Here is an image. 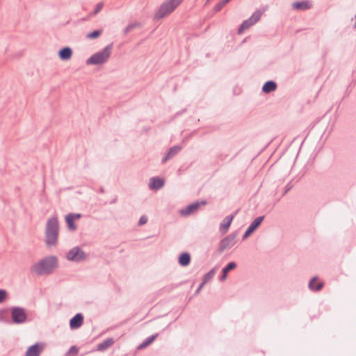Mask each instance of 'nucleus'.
<instances>
[{
  "label": "nucleus",
  "instance_id": "39448f33",
  "mask_svg": "<svg viewBox=\"0 0 356 356\" xmlns=\"http://www.w3.org/2000/svg\"><path fill=\"white\" fill-rule=\"evenodd\" d=\"M86 258V253L78 246L74 247L67 254V259L74 262L79 263L84 261Z\"/></svg>",
  "mask_w": 356,
  "mask_h": 356
},
{
  "label": "nucleus",
  "instance_id": "f257e3e1",
  "mask_svg": "<svg viewBox=\"0 0 356 356\" xmlns=\"http://www.w3.org/2000/svg\"><path fill=\"white\" fill-rule=\"evenodd\" d=\"M58 266L57 258L54 256L44 257L33 264L30 270L38 276L51 274Z\"/></svg>",
  "mask_w": 356,
  "mask_h": 356
},
{
  "label": "nucleus",
  "instance_id": "9d476101",
  "mask_svg": "<svg viewBox=\"0 0 356 356\" xmlns=\"http://www.w3.org/2000/svg\"><path fill=\"white\" fill-rule=\"evenodd\" d=\"M312 7L313 4L310 0L294 1L291 4L292 9L297 11H305L311 9Z\"/></svg>",
  "mask_w": 356,
  "mask_h": 356
},
{
  "label": "nucleus",
  "instance_id": "6ab92c4d",
  "mask_svg": "<svg viewBox=\"0 0 356 356\" xmlns=\"http://www.w3.org/2000/svg\"><path fill=\"white\" fill-rule=\"evenodd\" d=\"M191 257L188 252L181 253L178 258L179 264L181 266H187L191 263Z\"/></svg>",
  "mask_w": 356,
  "mask_h": 356
},
{
  "label": "nucleus",
  "instance_id": "a211bd4d",
  "mask_svg": "<svg viewBox=\"0 0 356 356\" xmlns=\"http://www.w3.org/2000/svg\"><path fill=\"white\" fill-rule=\"evenodd\" d=\"M236 267V264L235 262L232 261L228 263L227 265L222 270V275L220 277V281H225L227 279L228 272L234 270Z\"/></svg>",
  "mask_w": 356,
  "mask_h": 356
},
{
  "label": "nucleus",
  "instance_id": "4c0bfd02",
  "mask_svg": "<svg viewBox=\"0 0 356 356\" xmlns=\"http://www.w3.org/2000/svg\"><path fill=\"white\" fill-rule=\"evenodd\" d=\"M355 25H354V28L356 29V15H355Z\"/></svg>",
  "mask_w": 356,
  "mask_h": 356
},
{
  "label": "nucleus",
  "instance_id": "473e14b6",
  "mask_svg": "<svg viewBox=\"0 0 356 356\" xmlns=\"http://www.w3.org/2000/svg\"><path fill=\"white\" fill-rule=\"evenodd\" d=\"M78 352H79L78 348L75 346H73L70 348L68 353L76 355L78 353Z\"/></svg>",
  "mask_w": 356,
  "mask_h": 356
},
{
  "label": "nucleus",
  "instance_id": "f03ea898",
  "mask_svg": "<svg viewBox=\"0 0 356 356\" xmlns=\"http://www.w3.org/2000/svg\"><path fill=\"white\" fill-rule=\"evenodd\" d=\"M59 232L58 220L57 217L50 218L45 227V243L47 246L55 245L58 241Z\"/></svg>",
  "mask_w": 356,
  "mask_h": 356
},
{
  "label": "nucleus",
  "instance_id": "dca6fc26",
  "mask_svg": "<svg viewBox=\"0 0 356 356\" xmlns=\"http://www.w3.org/2000/svg\"><path fill=\"white\" fill-rule=\"evenodd\" d=\"M59 58L63 60H67L72 56V50L69 47L62 48L58 52Z\"/></svg>",
  "mask_w": 356,
  "mask_h": 356
},
{
  "label": "nucleus",
  "instance_id": "b1692460",
  "mask_svg": "<svg viewBox=\"0 0 356 356\" xmlns=\"http://www.w3.org/2000/svg\"><path fill=\"white\" fill-rule=\"evenodd\" d=\"M158 335H159L158 333H156L155 334L148 337L140 345L139 348H145V347L149 346L150 343H152L155 340V339L158 337Z\"/></svg>",
  "mask_w": 356,
  "mask_h": 356
},
{
  "label": "nucleus",
  "instance_id": "f8f14e48",
  "mask_svg": "<svg viewBox=\"0 0 356 356\" xmlns=\"http://www.w3.org/2000/svg\"><path fill=\"white\" fill-rule=\"evenodd\" d=\"M83 323V316L81 313L76 314L70 321V326L72 330L79 328Z\"/></svg>",
  "mask_w": 356,
  "mask_h": 356
},
{
  "label": "nucleus",
  "instance_id": "72a5a7b5",
  "mask_svg": "<svg viewBox=\"0 0 356 356\" xmlns=\"http://www.w3.org/2000/svg\"><path fill=\"white\" fill-rule=\"evenodd\" d=\"M291 188H292V185H291L290 183L287 184V185L285 187V190H284L283 195H286L291 189Z\"/></svg>",
  "mask_w": 356,
  "mask_h": 356
},
{
  "label": "nucleus",
  "instance_id": "7ed1b4c3",
  "mask_svg": "<svg viewBox=\"0 0 356 356\" xmlns=\"http://www.w3.org/2000/svg\"><path fill=\"white\" fill-rule=\"evenodd\" d=\"M184 0H168L163 2L154 15V19H161L172 13Z\"/></svg>",
  "mask_w": 356,
  "mask_h": 356
},
{
  "label": "nucleus",
  "instance_id": "ddd939ff",
  "mask_svg": "<svg viewBox=\"0 0 356 356\" xmlns=\"http://www.w3.org/2000/svg\"><path fill=\"white\" fill-rule=\"evenodd\" d=\"M181 147L180 145H175L170 147L166 152L165 156L162 159V163H164L169 159L173 158L181 151Z\"/></svg>",
  "mask_w": 356,
  "mask_h": 356
},
{
  "label": "nucleus",
  "instance_id": "1a4fd4ad",
  "mask_svg": "<svg viewBox=\"0 0 356 356\" xmlns=\"http://www.w3.org/2000/svg\"><path fill=\"white\" fill-rule=\"evenodd\" d=\"M264 219V216L256 218L246 229L243 236V238L245 239L251 235L259 227Z\"/></svg>",
  "mask_w": 356,
  "mask_h": 356
},
{
  "label": "nucleus",
  "instance_id": "f3484780",
  "mask_svg": "<svg viewBox=\"0 0 356 356\" xmlns=\"http://www.w3.org/2000/svg\"><path fill=\"white\" fill-rule=\"evenodd\" d=\"M277 88V83L274 81H268L262 86V91L266 93H270L275 91Z\"/></svg>",
  "mask_w": 356,
  "mask_h": 356
},
{
  "label": "nucleus",
  "instance_id": "4be33fe9",
  "mask_svg": "<svg viewBox=\"0 0 356 356\" xmlns=\"http://www.w3.org/2000/svg\"><path fill=\"white\" fill-rule=\"evenodd\" d=\"M265 11V9L263 10H258L255 11L252 15L246 19L252 26L254 24H256L257 22H259L261 19V15H263L264 12Z\"/></svg>",
  "mask_w": 356,
  "mask_h": 356
},
{
  "label": "nucleus",
  "instance_id": "cd10ccee",
  "mask_svg": "<svg viewBox=\"0 0 356 356\" xmlns=\"http://www.w3.org/2000/svg\"><path fill=\"white\" fill-rule=\"evenodd\" d=\"M250 26V23L247 20H245L238 29V34H241L245 30L249 29Z\"/></svg>",
  "mask_w": 356,
  "mask_h": 356
},
{
  "label": "nucleus",
  "instance_id": "c756f323",
  "mask_svg": "<svg viewBox=\"0 0 356 356\" xmlns=\"http://www.w3.org/2000/svg\"><path fill=\"white\" fill-rule=\"evenodd\" d=\"M103 6H104L103 2L98 3L96 5L95 10L93 11L94 15H97L98 13H99L100 10L102 9Z\"/></svg>",
  "mask_w": 356,
  "mask_h": 356
},
{
  "label": "nucleus",
  "instance_id": "9b49d317",
  "mask_svg": "<svg viewBox=\"0 0 356 356\" xmlns=\"http://www.w3.org/2000/svg\"><path fill=\"white\" fill-rule=\"evenodd\" d=\"M44 347V343H36L28 348L25 356H40Z\"/></svg>",
  "mask_w": 356,
  "mask_h": 356
},
{
  "label": "nucleus",
  "instance_id": "c9c22d12",
  "mask_svg": "<svg viewBox=\"0 0 356 356\" xmlns=\"http://www.w3.org/2000/svg\"><path fill=\"white\" fill-rule=\"evenodd\" d=\"M205 283H204V282L202 281V282L200 284V285L199 286L198 289H197V292H198L202 289V287L203 286V285Z\"/></svg>",
  "mask_w": 356,
  "mask_h": 356
},
{
  "label": "nucleus",
  "instance_id": "2eb2a0df",
  "mask_svg": "<svg viewBox=\"0 0 356 356\" xmlns=\"http://www.w3.org/2000/svg\"><path fill=\"white\" fill-rule=\"evenodd\" d=\"M234 218L233 215L226 216L220 224V230L222 234L227 232L228 229Z\"/></svg>",
  "mask_w": 356,
  "mask_h": 356
},
{
  "label": "nucleus",
  "instance_id": "6e6552de",
  "mask_svg": "<svg viewBox=\"0 0 356 356\" xmlns=\"http://www.w3.org/2000/svg\"><path fill=\"white\" fill-rule=\"evenodd\" d=\"M207 204V200L193 202L192 204L188 205L184 209H181L180 211V213L182 216H188L195 212L201 206H204Z\"/></svg>",
  "mask_w": 356,
  "mask_h": 356
},
{
  "label": "nucleus",
  "instance_id": "4468645a",
  "mask_svg": "<svg viewBox=\"0 0 356 356\" xmlns=\"http://www.w3.org/2000/svg\"><path fill=\"white\" fill-rule=\"evenodd\" d=\"M163 185V179L154 177L149 179V186L151 189L158 190L161 188Z\"/></svg>",
  "mask_w": 356,
  "mask_h": 356
},
{
  "label": "nucleus",
  "instance_id": "393cba45",
  "mask_svg": "<svg viewBox=\"0 0 356 356\" xmlns=\"http://www.w3.org/2000/svg\"><path fill=\"white\" fill-rule=\"evenodd\" d=\"M142 26L141 23L136 22L134 23L129 24L124 30V33L127 34L129 32L133 31L136 28H140Z\"/></svg>",
  "mask_w": 356,
  "mask_h": 356
},
{
  "label": "nucleus",
  "instance_id": "a878e982",
  "mask_svg": "<svg viewBox=\"0 0 356 356\" xmlns=\"http://www.w3.org/2000/svg\"><path fill=\"white\" fill-rule=\"evenodd\" d=\"M216 273V269L212 268L211 270H209L208 273H207L204 277H203V282L204 283H207L209 281H210L214 276Z\"/></svg>",
  "mask_w": 356,
  "mask_h": 356
},
{
  "label": "nucleus",
  "instance_id": "412c9836",
  "mask_svg": "<svg viewBox=\"0 0 356 356\" xmlns=\"http://www.w3.org/2000/svg\"><path fill=\"white\" fill-rule=\"evenodd\" d=\"M114 343V340L113 338H108L104 340L103 342L99 343L97 345L96 350L98 351H104L111 347Z\"/></svg>",
  "mask_w": 356,
  "mask_h": 356
},
{
  "label": "nucleus",
  "instance_id": "c85d7f7f",
  "mask_svg": "<svg viewBox=\"0 0 356 356\" xmlns=\"http://www.w3.org/2000/svg\"><path fill=\"white\" fill-rule=\"evenodd\" d=\"M225 6L224 3L220 1L214 7L213 10L215 13H218L222 10V8Z\"/></svg>",
  "mask_w": 356,
  "mask_h": 356
},
{
  "label": "nucleus",
  "instance_id": "f704fd0d",
  "mask_svg": "<svg viewBox=\"0 0 356 356\" xmlns=\"http://www.w3.org/2000/svg\"><path fill=\"white\" fill-rule=\"evenodd\" d=\"M81 217V215L80 213H73V218L74 220L79 219Z\"/></svg>",
  "mask_w": 356,
  "mask_h": 356
},
{
  "label": "nucleus",
  "instance_id": "2f4dec72",
  "mask_svg": "<svg viewBox=\"0 0 356 356\" xmlns=\"http://www.w3.org/2000/svg\"><path fill=\"white\" fill-rule=\"evenodd\" d=\"M147 222V218L146 216H140L139 220H138V226H142L145 224H146Z\"/></svg>",
  "mask_w": 356,
  "mask_h": 356
},
{
  "label": "nucleus",
  "instance_id": "7c9ffc66",
  "mask_svg": "<svg viewBox=\"0 0 356 356\" xmlns=\"http://www.w3.org/2000/svg\"><path fill=\"white\" fill-rule=\"evenodd\" d=\"M7 296V292L4 289H0V303L3 302Z\"/></svg>",
  "mask_w": 356,
  "mask_h": 356
},
{
  "label": "nucleus",
  "instance_id": "20e7f679",
  "mask_svg": "<svg viewBox=\"0 0 356 356\" xmlns=\"http://www.w3.org/2000/svg\"><path fill=\"white\" fill-rule=\"evenodd\" d=\"M112 44L107 45L103 50L94 54L87 60V65H99L106 62L111 56Z\"/></svg>",
  "mask_w": 356,
  "mask_h": 356
},
{
  "label": "nucleus",
  "instance_id": "0eeeda50",
  "mask_svg": "<svg viewBox=\"0 0 356 356\" xmlns=\"http://www.w3.org/2000/svg\"><path fill=\"white\" fill-rule=\"evenodd\" d=\"M237 236L236 233H232L222 238L220 243L218 251L219 253H222L226 249L230 248L234 246L236 243V238Z\"/></svg>",
  "mask_w": 356,
  "mask_h": 356
},
{
  "label": "nucleus",
  "instance_id": "5701e85b",
  "mask_svg": "<svg viewBox=\"0 0 356 356\" xmlns=\"http://www.w3.org/2000/svg\"><path fill=\"white\" fill-rule=\"evenodd\" d=\"M65 221L70 230L75 231L76 229V225L74 223L73 213H69L65 217Z\"/></svg>",
  "mask_w": 356,
  "mask_h": 356
},
{
  "label": "nucleus",
  "instance_id": "bb28decb",
  "mask_svg": "<svg viewBox=\"0 0 356 356\" xmlns=\"http://www.w3.org/2000/svg\"><path fill=\"white\" fill-rule=\"evenodd\" d=\"M102 30H95L87 34L86 38L88 39H95L102 35Z\"/></svg>",
  "mask_w": 356,
  "mask_h": 356
},
{
  "label": "nucleus",
  "instance_id": "e433bc0d",
  "mask_svg": "<svg viewBox=\"0 0 356 356\" xmlns=\"http://www.w3.org/2000/svg\"><path fill=\"white\" fill-rule=\"evenodd\" d=\"M221 1L224 3V5L225 6L228 2L230 1V0H221Z\"/></svg>",
  "mask_w": 356,
  "mask_h": 356
},
{
  "label": "nucleus",
  "instance_id": "aec40b11",
  "mask_svg": "<svg viewBox=\"0 0 356 356\" xmlns=\"http://www.w3.org/2000/svg\"><path fill=\"white\" fill-rule=\"evenodd\" d=\"M317 280L316 277H314L309 282V288L314 291H321L323 286L324 283L323 282H318L317 284H315V282Z\"/></svg>",
  "mask_w": 356,
  "mask_h": 356
},
{
  "label": "nucleus",
  "instance_id": "423d86ee",
  "mask_svg": "<svg viewBox=\"0 0 356 356\" xmlns=\"http://www.w3.org/2000/svg\"><path fill=\"white\" fill-rule=\"evenodd\" d=\"M11 318L14 323L21 324L26 321L27 314L24 308L14 307L11 309Z\"/></svg>",
  "mask_w": 356,
  "mask_h": 356
}]
</instances>
